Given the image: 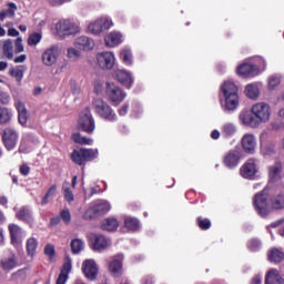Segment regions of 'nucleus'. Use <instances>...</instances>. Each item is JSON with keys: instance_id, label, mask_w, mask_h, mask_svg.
I'll return each instance as SVG.
<instances>
[{"instance_id": "f257e3e1", "label": "nucleus", "mask_w": 284, "mask_h": 284, "mask_svg": "<svg viewBox=\"0 0 284 284\" xmlns=\"http://www.w3.org/2000/svg\"><path fill=\"white\" fill-rule=\"evenodd\" d=\"M243 125L251 129H257L262 123L271 119V106L265 102H258L252 105L251 112L242 111L239 115Z\"/></svg>"}, {"instance_id": "f03ea898", "label": "nucleus", "mask_w": 284, "mask_h": 284, "mask_svg": "<svg viewBox=\"0 0 284 284\" xmlns=\"http://www.w3.org/2000/svg\"><path fill=\"white\" fill-rule=\"evenodd\" d=\"M220 91L224 95V110L227 112L236 111L240 105L239 87L231 81H226L220 87Z\"/></svg>"}, {"instance_id": "7ed1b4c3", "label": "nucleus", "mask_w": 284, "mask_h": 284, "mask_svg": "<svg viewBox=\"0 0 284 284\" xmlns=\"http://www.w3.org/2000/svg\"><path fill=\"white\" fill-rule=\"evenodd\" d=\"M99 156V150L93 148L74 149L70 154V160L78 166H85Z\"/></svg>"}, {"instance_id": "20e7f679", "label": "nucleus", "mask_w": 284, "mask_h": 284, "mask_svg": "<svg viewBox=\"0 0 284 284\" xmlns=\"http://www.w3.org/2000/svg\"><path fill=\"white\" fill-rule=\"evenodd\" d=\"M95 114L108 122L115 123L119 121L115 110L103 99H95L92 102Z\"/></svg>"}, {"instance_id": "39448f33", "label": "nucleus", "mask_w": 284, "mask_h": 284, "mask_svg": "<svg viewBox=\"0 0 284 284\" xmlns=\"http://www.w3.org/2000/svg\"><path fill=\"white\" fill-rule=\"evenodd\" d=\"M78 129L89 135H92L97 129L95 119L89 108H85L78 120Z\"/></svg>"}, {"instance_id": "423d86ee", "label": "nucleus", "mask_w": 284, "mask_h": 284, "mask_svg": "<svg viewBox=\"0 0 284 284\" xmlns=\"http://www.w3.org/2000/svg\"><path fill=\"white\" fill-rule=\"evenodd\" d=\"M268 197L266 189H263L260 193H255L252 200L255 211L262 217H266L270 214Z\"/></svg>"}, {"instance_id": "0eeeda50", "label": "nucleus", "mask_w": 284, "mask_h": 284, "mask_svg": "<svg viewBox=\"0 0 284 284\" xmlns=\"http://www.w3.org/2000/svg\"><path fill=\"white\" fill-rule=\"evenodd\" d=\"M105 94L113 105H121V103L125 101L126 97L121 88H119L115 83L110 82L106 83Z\"/></svg>"}, {"instance_id": "6e6552de", "label": "nucleus", "mask_w": 284, "mask_h": 284, "mask_svg": "<svg viewBox=\"0 0 284 284\" xmlns=\"http://www.w3.org/2000/svg\"><path fill=\"white\" fill-rule=\"evenodd\" d=\"M111 211V204L104 201H100L97 204L90 206L83 217L85 220H94L99 216H102L103 214H106L108 212Z\"/></svg>"}, {"instance_id": "1a4fd4ad", "label": "nucleus", "mask_w": 284, "mask_h": 284, "mask_svg": "<svg viewBox=\"0 0 284 284\" xmlns=\"http://www.w3.org/2000/svg\"><path fill=\"white\" fill-rule=\"evenodd\" d=\"M81 271L88 281H97L100 270L94 260H84L82 262Z\"/></svg>"}, {"instance_id": "9d476101", "label": "nucleus", "mask_w": 284, "mask_h": 284, "mask_svg": "<svg viewBox=\"0 0 284 284\" xmlns=\"http://www.w3.org/2000/svg\"><path fill=\"white\" fill-rule=\"evenodd\" d=\"M55 31L60 37L72 36L79 32V27L70 20H62L55 24Z\"/></svg>"}, {"instance_id": "9b49d317", "label": "nucleus", "mask_w": 284, "mask_h": 284, "mask_svg": "<svg viewBox=\"0 0 284 284\" xmlns=\"http://www.w3.org/2000/svg\"><path fill=\"white\" fill-rule=\"evenodd\" d=\"M2 141L7 151H12L18 144L19 134L13 128H6L3 130Z\"/></svg>"}, {"instance_id": "f8f14e48", "label": "nucleus", "mask_w": 284, "mask_h": 284, "mask_svg": "<svg viewBox=\"0 0 284 284\" xmlns=\"http://www.w3.org/2000/svg\"><path fill=\"white\" fill-rule=\"evenodd\" d=\"M258 160L251 158L241 166L240 172L244 179H253L258 172Z\"/></svg>"}, {"instance_id": "ddd939ff", "label": "nucleus", "mask_w": 284, "mask_h": 284, "mask_svg": "<svg viewBox=\"0 0 284 284\" xmlns=\"http://www.w3.org/2000/svg\"><path fill=\"white\" fill-rule=\"evenodd\" d=\"M242 159V152L237 149H232L226 152L222 162H224V166L230 170H233L239 166Z\"/></svg>"}, {"instance_id": "4468645a", "label": "nucleus", "mask_w": 284, "mask_h": 284, "mask_svg": "<svg viewBox=\"0 0 284 284\" xmlns=\"http://www.w3.org/2000/svg\"><path fill=\"white\" fill-rule=\"evenodd\" d=\"M108 271L113 278H121L123 276V255H118L109 262Z\"/></svg>"}, {"instance_id": "2eb2a0df", "label": "nucleus", "mask_w": 284, "mask_h": 284, "mask_svg": "<svg viewBox=\"0 0 284 284\" xmlns=\"http://www.w3.org/2000/svg\"><path fill=\"white\" fill-rule=\"evenodd\" d=\"M73 263L70 256H65L63 264L60 267V274L55 281V284H67L69 281V274L72 272Z\"/></svg>"}, {"instance_id": "dca6fc26", "label": "nucleus", "mask_w": 284, "mask_h": 284, "mask_svg": "<svg viewBox=\"0 0 284 284\" xmlns=\"http://www.w3.org/2000/svg\"><path fill=\"white\" fill-rule=\"evenodd\" d=\"M59 55L60 49L55 45H52L43 51L42 63L47 67H51L57 63Z\"/></svg>"}, {"instance_id": "f3484780", "label": "nucleus", "mask_w": 284, "mask_h": 284, "mask_svg": "<svg viewBox=\"0 0 284 284\" xmlns=\"http://www.w3.org/2000/svg\"><path fill=\"white\" fill-rule=\"evenodd\" d=\"M112 26H113L112 21H110L108 19H100L93 23H90L88 27V31L93 34H100V33L105 32L109 29H111Z\"/></svg>"}, {"instance_id": "a211bd4d", "label": "nucleus", "mask_w": 284, "mask_h": 284, "mask_svg": "<svg viewBox=\"0 0 284 284\" xmlns=\"http://www.w3.org/2000/svg\"><path fill=\"white\" fill-rule=\"evenodd\" d=\"M236 73L243 78H254L260 74V68L252 63H243L236 68Z\"/></svg>"}, {"instance_id": "6ab92c4d", "label": "nucleus", "mask_w": 284, "mask_h": 284, "mask_svg": "<svg viewBox=\"0 0 284 284\" xmlns=\"http://www.w3.org/2000/svg\"><path fill=\"white\" fill-rule=\"evenodd\" d=\"M98 64L103 70H110L114 67L115 57L112 52H102L97 55Z\"/></svg>"}, {"instance_id": "aec40b11", "label": "nucleus", "mask_w": 284, "mask_h": 284, "mask_svg": "<svg viewBox=\"0 0 284 284\" xmlns=\"http://www.w3.org/2000/svg\"><path fill=\"white\" fill-rule=\"evenodd\" d=\"M242 150L246 154H254L256 151V139L253 134H244L241 139Z\"/></svg>"}, {"instance_id": "412c9836", "label": "nucleus", "mask_w": 284, "mask_h": 284, "mask_svg": "<svg viewBox=\"0 0 284 284\" xmlns=\"http://www.w3.org/2000/svg\"><path fill=\"white\" fill-rule=\"evenodd\" d=\"M283 163L276 161L273 165L268 168V178L271 183H276L283 179Z\"/></svg>"}, {"instance_id": "4be33fe9", "label": "nucleus", "mask_w": 284, "mask_h": 284, "mask_svg": "<svg viewBox=\"0 0 284 284\" xmlns=\"http://www.w3.org/2000/svg\"><path fill=\"white\" fill-rule=\"evenodd\" d=\"M115 79L128 89L132 88L134 84V79L132 78V74L125 70H116L114 72Z\"/></svg>"}, {"instance_id": "5701e85b", "label": "nucleus", "mask_w": 284, "mask_h": 284, "mask_svg": "<svg viewBox=\"0 0 284 284\" xmlns=\"http://www.w3.org/2000/svg\"><path fill=\"white\" fill-rule=\"evenodd\" d=\"M90 242L95 251H102L109 246V240L101 234H91Z\"/></svg>"}, {"instance_id": "b1692460", "label": "nucleus", "mask_w": 284, "mask_h": 284, "mask_svg": "<svg viewBox=\"0 0 284 284\" xmlns=\"http://www.w3.org/2000/svg\"><path fill=\"white\" fill-rule=\"evenodd\" d=\"M10 239L12 245H19L23 239V230L17 224H9Z\"/></svg>"}, {"instance_id": "393cba45", "label": "nucleus", "mask_w": 284, "mask_h": 284, "mask_svg": "<svg viewBox=\"0 0 284 284\" xmlns=\"http://www.w3.org/2000/svg\"><path fill=\"white\" fill-rule=\"evenodd\" d=\"M284 278L280 274V271L276 268H272L265 275V284H283Z\"/></svg>"}, {"instance_id": "a878e982", "label": "nucleus", "mask_w": 284, "mask_h": 284, "mask_svg": "<svg viewBox=\"0 0 284 284\" xmlns=\"http://www.w3.org/2000/svg\"><path fill=\"white\" fill-rule=\"evenodd\" d=\"M75 45L84 51H91L95 47L93 39L82 36L75 40Z\"/></svg>"}, {"instance_id": "bb28decb", "label": "nucleus", "mask_w": 284, "mask_h": 284, "mask_svg": "<svg viewBox=\"0 0 284 284\" xmlns=\"http://www.w3.org/2000/svg\"><path fill=\"white\" fill-rule=\"evenodd\" d=\"M267 260L275 264L282 263L284 261V252L277 247L271 248L267 252Z\"/></svg>"}, {"instance_id": "cd10ccee", "label": "nucleus", "mask_w": 284, "mask_h": 284, "mask_svg": "<svg viewBox=\"0 0 284 284\" xmlns=\"http://www.w3.org/2000/svg\"><path fill=\"white\" fill-rule=\"evenodd\" d=\"M17 219L24 222V223H33L34 219L32 216V212L30 207L28 206H22L20 211L17 213Z\"/></svg>"}, {"instance_id": "c85d7f7f", "label": "nucleus", "mask_w": 284, "mask_h": 284, "mask_svg": "<svg viewBox=\"0 0 284 284\" xmlns=\"http://www.w3.org/2000/svg\"><path fill=\"white\" fill-rule=\"evenodd\" d=\"M119 229V220L115 217H108L101 222V230L115 232Z\"/></svg>"}, {"instance_id": "c756f323", "label": "nucleus", "mask_w": 284, "mask_h": 284, "mask_svg": "<svg viewBox=\"0 0 284 284\" xmlns=\"http://www.w3.org/2000/svg\"><path fill=\"white\" fill-rule=\"evenodd\" d=\"M123 37L119 32H111L109 36L104 38L105 45L109 48H114L121 44Z\"/></svg>"}, {"instance_id": "7c9ffc66", "label": "nucleus", "mask_w": 284, "mask_h": 284, "mask_svg": "<svg viewBox=\"0 0 284 284\" xmlns=\"http://www.w3.org/2000/svg\"><path fill=\"white\" fill-rule=\"evenodd\" d=\"M17 111L19 112V122L22 126H26L29 121L28 110L23 102L19 101L17 104Z\"/></svg>"}, {"instance_id": "2f4dec72", "label": "nucleus", "mask_w": 284, "mask_h": 284, "mask_svg": "<svg viewBox=\"0 0 284 284\" xmlns=\"http://www.w3.org/2000/svg\"><path fill=\"white\" fill-rule=\"evenodd\" d=\"M244 94L247 99L256 100L260 97V89L256 84H247L244 89Z\"/></svg>"}, {"instance_id": "473e14b6", "label": "nucleus", "mask_w": 284, "mask_h": 284, "mask_svg": "<svg viewBox=\"0 0 284 284\" xmlns=\"http://www.w3.org/2000/svg\"><path fill=\"white\" fill-rule=\"evenodd\" d=\"M12 120V111L8 108L0 106V125H7Z\"/></svg>"}, {"instance_id": "72a5a7b5", "label": "nucleus", "mask_w": 284, "mask_h": 284, "mask_svg": "<svg viewBox=\"0 0 284 284\" xmlns=\"http://www.w3.org/2000/svg\"><path fill=\"white\" fill-rule=\"evenodd\" d=\"M27 276V271L24 268H21L12 273L9 281L11 283H24Z\"/></svg>"}, {"instance_id": "f704fd0d", "label": "nucleus", "mask_w": 284, "mask_h": 284, "mask_svg": "<svg viewBox=\"0 0 284 284\" xmlns=\"http://www.w3.org/2000/svg\"><path fill=\"white\" fill-rule=\"evenodd\" d=\"M9 9H4L0 12V20L3 21L7 17L13 18L16 14V11L18 10V7L16 2H8Z\"/></svg>"}, {"instance_id": "c9c22d12", "label": "nucleus", "mask_w": 284, "mask_h": 284, "mask_svg": "<svg viewBox=\"0 0 284 284\" xmlns=\"http://www.w3.org/2000/svg\"><path fill=\"white\" fill-rule=\"evenodd\" d=\"M72 141L79 145H93V140L87 136H83L81 133H73Z\"/></svg>"}, {"instance_id": "e433bc0d", "label": "nucleus", "mask_w": 284, "mask_h": 284, "mask_svg": "<svg viewBox=\"0 0 284 284\" xmlns=\"http://www.w3.org/2000/svg\"><path fill=\"white\" fill-rule=\"evenodd\" d=\"M271 206L273 210H283L284 209V194L280 193L271 197Z\"/></svg>"}, {"instance_id": "4c0bfd02", "label": "nucleus", "mask_w": 284, "mask_h": 284, "mask_svg": "<svg viewBox=\"0 0 284 284\" xmlns=\"http://www.w3.org/2000/svg\"><path fill=\"white\" fill-rule=\"evenodd\" d=\"M38 246L39 242L37 239L31 237L27 240V255L34 256L37 254Z\"/></svg>"}, {"instance_id": "58836bf2", "label": "nucleus", "mask_w": 284, "mask_h": 284, "mask_svg": "<svg viewBox=\"0 0 284 284\" xmlns=\"http://www.w3.org/2000/svg\"><path fill=\"white\" fill-rule=\"evenodd\" d=\"M236 128L232 123H226L222 126V135H224V139H231L235 135Z\"/></svg>"}, {"instance_id": "ea45409f", "label": "nucleus", "mask_w": 284, "mask_h": 284, "mask_svg": "<svg viewBox=\"0 0 284 284\" xmlns=\"http://www.w3.org/2000/svg\"><path fill=\"white\" fill-rule=\"evenodd\" d=\"M124 226L125 229H128L129 231H138L140 229V222L134 219V217H126L124 220Z\"/></svg>"}, {"instance_id": "a19ab883", "label": "nucleus", "mask_w": 284, "mask_h": 284, "mask_svg": "<svg viewBox=\"0 0 284 284\" xmlns=\"http://www.w3.org/2000/svg\"><path fill=\"white\" fill-rule=\"evenodd\" d=\"M71 252L73 254H79L84 250V242L80 239L72 240L70 243Z\"/></svg>"}, {"instance_id": "79ce46f5", "label": "nucleus", "mask_w": 284, "mask_h": 284, "mask_svg": "<svg viewBox=\"0 0 284 284\" xmlns=\"http://www.w3.org/2000/svg\"><path fill=\"white\" fill-rule=\"evenodd\" d=\"M18 265V262L14 257H8L1 261V266L6 271H11L16 268Z\"/></svg>"}, {"instance_id": "37998d69", "label": "nucleus", "mask_w": 284, "mask_h": 284, "mask_svg": "<svg viewBox=\"0 0 284 284\" xmlns=\"http://www.w3.org/2000/svg\"><path fill=\"white\" fill-rule=\"evenodd\" d=\"M196 225L202 230V231H207L212 227V222L210 219L199 216L196 219Z\"/></svg>"}, {"instance_id": "c03bdc74", "label": "nucleus", "mask_w": 284, "mask_h": 284, "mask_svg": "<svg viewBox=\"0 0 284 284\" xmlns=\"http://www.w3.org/2000/svg\"><path fill=\"white\" fill-rule=\"evenodd\" d=\"M3 54L9 59H13V42L12 40H7L3 44Z\"/></svg>"}, {"instance_id": "a18cd8bd", "label": "nucleus", "mask_w": 284, "mask_h": 284, "mask_svg": "<svg viewBox=\"0 0 284 284\" xmlns=\"http://www.w3.org/2000/svg\"><path fill=\"white\" fill-rule=\"evenodd\" d=\"M43 253H44V255H47L49 257V261H53L54 257L57 256L55 246L50 243L45 244V246L43 248Z\"/></svg>"}, {"instance_id": "49530a36", "label": "nucleus", "mask_w": 284, "mask_h": 284, "mask_svg": "<svg viewBox=\"0 0 284 284\" xmlns=\"http://www.w3.org/2000/svg\"><path fill=\"white\" fill-rule=\"evenodd\" d=\"M246 246L251 252H257L262 246V242L258 239H251L247 241Z\"/></svg>"}, {"instance_id": "de8ad7c7", "label": "nucleus", "mask_w": 284, "mask_h": 284, "mask_svg": "<svg viewBox=\"0 0 284 284\" xmlns=\"http://www.w3.org/2000/svg\"><path fill=\"white\" fill-rule=\"evenodd\" d=\"M42 40V34L39 32H33L31 36H29V39H27V43L31 47H34L39 44Z\"/></svg>"}, {"instance_id": "09e8293b", "label": "nucleus", "mask_w": 284, "mask_h": 284, "mask_svg": "<svg viewBox=\"0 0 284 284\" xmlns=\"http://www.w3.org/2000/svg\"><path fill=\"white\" fill-rule=\"evenodd\" d=\"M120 59L126 65H132V52L130 50H122L120 52Z\"/></svg>"}, {"instance_id": "8fccbe9b", "label": "nucleus", "mask_w": 284, "mask_h": 284, "mask_svg": "<svg viewBox=\"0 0 284 284\" xmlns=\"http://www.w3.org/2000/svg\"><path fill=\"white\" fill-rule=\"evenodd\" d=\"M10 74L16 78L18 81L23 79L24 70L23 67L14 68L10 71Z\"/></svg>"}, {"instance_id": "3c124183", "label": "nucleus", "mask_w": 284, "mask_h": 284, "mask_svg": "<svg viewBox=\"0 0 284 284\" xmlns=\"http://www.w3.org/2000/svg\"><path fill=\"white\" fill-rule=\"evenodd\" d=\"M60 219L62 220V222L64 224H70L71 223V220H72V216H71V213L69 210H63L60 212Z\"/></svg>"}, {"instance_id": "603ef678", "label": "nucleus", "mask_w": 284, "mask_h": 284, "mask_svg": "<svg viewBox=\"0 0 284 284\" xmlns=\"http://www.w3.org/2000/svg\"><path fill=\"white\" fill-rule=\"evenodd\" d=\"M63 196L68 203H71L74 201L73 191L70 189V186H67L65 189H63Z\"/></svg>"}, {"instance_id": "864d4df0", "label": "nucleus", "mask_w": 284, "mask_h": 284, "mask_svg": "<svg viewBox=\"0 0 284 284\" xmlns=\"http://www.w3.org/2000/svg\"><path fill=\"white\" fill-rule=\"evenodd\" d=\"M280 84H281V79L280 78L271 77L268 79V89H275Z\"/></svg>"}, {"instance_id": "5fc2aeb1", "label": "nucleus", "mask_w": 284, "mask_h": 284, "mask_svg": "<svg viewBox=\"0 0 284 284\" xmlns=\"http://www.w3.org/2000/svg\"><path fill=\"white\" fill-rule=\"evenodd\" d=\"M14 51L16 53H21L24 51V47H23V40L21 38H18L14 42Z\"/></svg>"}, {"instance_id": "6e6d98bb", "label": "nucleus", "mask_w": 284, "mask_h": 284, "mask_svg": "<svg viewBox=\"0 0 284 284\" xmlns=\"http://www.w3.org/2000/svg\"><path fill=\"white\" fill-rule=\"evenodd\" d=\"M31 168L27 163L20 165V173L22 176H28L30 174Z\"/></svg>"}, {"instance_id": "4d7b16f0", "label": "nucleus", "mask_w": 284, "mask_h": 284, "mask_svg": "<svg viewBox=\"0 0 284 284\" xmlns=\"http://www.w3.org/2000/svg\"><path fill=\"white\" fill-rule=\"evenodd\" d=\"M72 0H48V3L51 6V7H59V6H62L64 3H69L71 2Z\"/></svg>"}, {"instance_id": "13d9d810", "label": "nucleus", "mask_w": 284, "mask_h": 284, "mask_svg": "<svg viewBox=\"0 0 284 284\" xmlns=\"http://www.w3.org/2000/svg\"><path fill=\"white\" fill-rule=\"evenodd\" d=\"M130 110V104H123L119 110H118V114L121 118H124L125 115H128V111Z\"/></svg>"}, {"instance_id": "bf43d9fd", "label": "nucleus", "mask_w": 284, "mask_h": 284, "mask_svg": "<svg viewBox=\"0 0 284 284\" xmlns=\"http://www.w3.org/2000/svg\"><path fill=\"white\" fill-rule=\"evenodd\" d=\"M57 190H58L57 184H52V185L48 189V191H47L45 194H47L50 199H53L54 195L57 194Z\"/></svg>"}, {"instance_id": "052dcab7", "label": "nucleus", "mask_w": 284, "mask_h": 284, "mask_svg": "<svg viewBox=\"0 0 284 284\" xmlns=\"http://www.w3.org/2000/svg\"><path fill=\"white\" fill-rule=\"evenodd\" d=\"M68 57L69 58H79L80 51L74 48L68 49Z\"/></svg>"}, {"instance_id": "680f3d73", "label": "nucleus", "mask_w": 284, "mask_h": 284, "mask_svg": "<svg viewBox=\"0 0 284 284\" xmlns=\"http://www.w3.org/2000/svg\"><path fill=\"white\" fill-rule=\"evenodd\" d=\"M4 94V92H2L0 90V103H2L3 105H7V103L10 102V97L9 95H2Z\"/></svg>"}, {"instance_id": "e2e57ef3", "label": "nucleus", "mask_w": 284, "mask_h": 284, "mask_svg": "<svg viewBox=\"0 0 284 284\" xmlns=\"http://www.w3.org/2000/svg\"><path fill=\"white\" fill-rule=\"evenodd\" d=\"M60 223H61V217L60 216H55V217L50 219V225H52V226H57Z\"/></svg>"}, {"instance_id": "0e129e2a", "label": "nucleus", "mask_w": 284, "mask_h": 284, "mask_svg": "<svg viewBox=\"0 0 284 284\" xmlns=\"http://www.w3.org/2000/svg\"><path fill=\"white\" fill-rule=\"evenodd\" d=\"M51 199H52V197H49V195L44 193V195H43V197H42V201H40V205L45 206L47 204L50 203V200H51Z\"/></svg>"}, {"instance_id": "69168bd1", "label": "nucleus", "mask_w": 284, "mask_h": 284, "mask_svg": "<svg viewBox=\"0 0 284 284\" xmlns=\"http://www.w3.org/2000/svg\"><path fill=\"white\" fill-rule=\"evenodd\" d=\"M0 205L8 209V197H6V195L0 196Z\"/></svg>"}, {"instance_id": "338daca9", "label": "nucleus", "mask_w": 284, "mask_h": 284, "mask_svg": "<svg viewBox=\"0 0 284 284\" xmlns=\"http://www.w3.org/2000/svg\"><path fill=\"white\" fill-rule=\"evenodd\" d=\"M20 33L18 30H16L14 28H11L8 30V36L9 37H18Z\"/></svg>"}, {"instance_id": "774afa93", "label": "nucleus", "mask_w": 284, "mask_h": 284, "mask_svg": "<svg viewBox=\"0 0 284 284\" xmlns=\"http://www.w3.org/2000/svg\"><path fill=\"white\" fill-rule=\"evenodd\" d=\"M251 284H262V278L260 275H255L252 281Z\"/></svg>"}]
</instances>
